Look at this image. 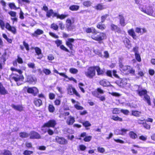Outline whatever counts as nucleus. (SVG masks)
<instances>
[{"instance_id":"f257e3e1","label":"nucleus","mask_w":155,"mask_h":155,"mask_svg":"<svg viewBox=\"0 0 155 155\" xmlns=\"http://www.w3.org/2000/svg\"><path fill=\"white\" fill-rule=\"evenodd\" d=\"M85 32L87 34L92 33L89 37L92 39L98 41L101 44L103 41L106 38V35L105 33L102 32H98L93 27H88L85 29Z\"/></svg>"},{"instance_id":"f03ea898","label":"nucleus","mask_w":155,"mask_h":155,"mask_svg":"<svg viewBox=\"0 0 155 155\" xmlns=\"http://www.w3.org/2000/svg\"><path fill=\"white\" fill-rule=\"evenodd\" d=\"M46 16L48 18H50L52 16L53 18L56 17L57 19H59L60 20H63L68 16V14L61 15L58 12H54L52 9H50L48 10L46 14Z\"/></svg>"},{"instance_id":"7ed1b4c3","label":"nucleus","mask_w":155,"mask_h":155,"mask_svg":"<svg viewBox=\"0 0 155 155\" xmlns=\"http://www.w3.org/2000/svg\"><path fill=\"white\" fill-rule=\"evenodd\" d=\"M0 27L2 30H4L5 27L7 30L11 32L14 34H15L16 33V29L15 27L11 26L8 22H6L5 24L4 21L0 19Z\"/></svg>"},{"instance_id":"20e7f679","label":"nucleus","mask_w":155,"mask_h":155,"mask_svg":"<svg viewBox=\"0 0 155 155\" xmlns=\"http://www.w3.org/2000/svg\"><path fill=\"white\" fill-rule=\"evenodd\" d=\"M10 79L16 82L18 85L22 84V82L24 80V77L21 74H18L16 73H12L10 76Z\"/></svg>"},{"instance_id":"39448f33","label":"nucleus","mask_w":155,"mask_h":155,"mask_svg":"<svg viewBox=\"0 0 155 155\" xmlns=\"http://www.w3.org/2000/svg\"><path fill=\"white\" fill-rule=\"evenodd\" d=\"M84 74L85 76L88 78L93 79L96 75L95 66L88 67L87 71L85 72Z\"/></svg>"},{"instance_id":"423d86ee","label":"nucleus","mask_w":155,"mask_h":155,"mask_svg":"<svg viewBox=\"0 0 155 155\" xmlns=\"http://www.w3.org/2000/svg\"><path fill=\"white\" fill-rule=\"evenodd\" d=\"M141 10L145 13L149 15H152L153 12V8L151 6H146L145 8H142Z\"/></svg>"},{"instance_id":"0eeeda50","label":"nucleus","mask_w":155,"mask_h":155,"mask_svg":"<svg viewBox=\"0 0 155 155\" xmlns=\"http://www.w3.org/2000/svg\"><path fill=\"white\" fill-rule=\"evenodd\" d=\"M110 28L112 31H114L115 33L121 34L122 30L121 28L117 25L112 23L110 25Z\"/></svg>"},{"instance_id":"6e6552de","label":"nucleus","mask_w":155,"mask_h":155,"mask_svg":"<svg viewBox=\"0 0 155 155\" xmlns=\"http://www.w3.org/2000/svg\"><path fill=\"white\" fill-rule=\"evenodd\" d=\"M27 92L35 96L38 94L39 91L38 88L35 87H29L27 88Z\"/></svg>"},{"instance_id":"1a4fd4ad","label":"nucleus","mask_w":155,"mask_h":155,"mask_svg":"<svg viewBox=\"0 0 155 155\" xmlns=\"http://www.w3.org/2000/svg\"><path fill=\"white\" fill-rule=\"evenodd\" d=\"M138 86L139 89L136 90V92L139 96L141 97H149L148 95V92L146 89H140L139 88L140 86L138 85Z\"/></svg>"},{"instance_id":"9d476101","label":"nucleus","mask_w":155,"mask_h":155,"mask_svg":"<svg viewBox=\"0 0 155 155\" xmlns=\"http://www.w3.org/2000/svg\"><path fill=\"white\" fill-rule=\"evenodd\" d=\"M75 40L73 38H68L65 41L66 45L71 50H73L74 45L73 43L74 42Z\"/></svg>"},{"instance_id":"9b49d317","label":"nucleus","mask_w":155,"mask_h":155,"mask_svg":"<svg viewBox=\"0 0 155 155\" xmlns=\"http://www.w3.org/2000/svg\"><path fill=\"white\" fill-rule=\"evenodd\" d=\"M119 67L120 70L123 72H127L129 69L130 67L129 65H124L122 62L119 63Z\"/></svg>"},{"instance_id":"f8f14e48","label":"nucleus","mask_w":155,"mask_h":155,"mask_svg":"<svg viewBox=\"0 0 155 155\" xmlns=\"http://www.w3.org/2000/svg\"><path fill=\"white\" fill-rule=\"evenodd\" d=\"M56 124V122L54 120H51L49 121L48 122L45 123L43 126V127H54Z\"/></svg>"},{"instance_id":"ddd939ff","label":"nucleus","mask_w":155,"mask_h":155,"mask_svg":"<svg viewBox=\"0 0 155 155\" xmlns=\"http://www.w3.org/2000/svg\"><path fill=\"white\" fill-rule=\"evenodd\" d=\"M95 67L97 75H103L105 73V69H101L99 66H95Z\"/></svg>"},{"instance_id":"4468645a","label":"nucleus","mask_w":155,"mask_h":155,"mask_svg":"<svg viewBox=\"0 0 155 155\" xmlns=\"http://www.w3.org/2000/svg\"><path fill=\"white\" fill-rule=\"evenodd\" d=\"M56 141L60 144L64 145L67 143V140L62 137L57 136L55 138Z\"/></svg>"},{"instance_id":"2eb2a0df","label":"nucleus","mask_w":155,"mask_h":155,"mask_svg":"<svg viewBox=\"0 0 155 155\" xmlns=\"http://www.w3.org/2000/svg\"><path fill=\"white\" fill-rule=\"evenodd\" d=\"M118 16L119 17V23L120 25L123 27L124 26L126 25V23L125 22L123 14H119Z\"/></svg>"},{"instance_id":"dca6fc26","label":"nucleus","mask_w":155,"mask_h":155,"mask_svg":"<svg viewBox=\"0 0 155 155\" xmlns=\"http://www.w3.org/2000/svg\"><path fill=\"white\" fill-rule=\"evenodd\" d=\"M34 49L37 55L39 56L37 58L41 59L43 57V55L41 53V50L38 47H35L34 48Z\"/></svg>"},{"instance_id":"f3484780","label":"nucleus","mask_w":155,"mask_h":155,"mask_svg":"<svg viewBox=\"0 0 155 155\" xmlns=\"http://www.w3.org/2000/svg\"><path fill=\"white\" fill-rule=\"evenodd\" d=\"M8 94V91L4 87L3 84L1 82H0V94L5 95Z\"/></svg>"},{"instance_id":"a211bd4d","label":"nucleus","mask_w":155,"mask_h":155,"mask_svg":"<svg viewBox=\"0 0 155 155\" xmlns=\"http://www.w3.org/2000/svg\"><path fill=\"white\" fill-rule=\"evenodd\" d=\"M127 33L128 35L130 36H131L134 39H136L137 36L133 28H131L128 30Z\"/></svg>"},{"instance_id":"6ab92c4d","label":"nucleus","mask_w":155,"mask_h":155,"mask_svg":"<svg viewBox=\"0 0 155 155\" xmlns=\"http://www.w3.org/2000/svg\"><path fill=\"white\" fill-rule=\"evenodd\" d=\"M100 84L103 87H108L110 86V83L109 81L106 79H103L99 82Z\"/></svg>"},{"instance_id":"aec40b11","label":"nucleus","mask_w":155,"mask_h":155,"mask_svg":"<svg viewBox=\"0 0 155 155\" xmlns=\"http://www.w3.org/2000/svg\"><path fill=\"white\" fill-rule=\"evenodd\" d=\"M71 20V19L68 18L66 20V23L67 25L68 28H71L72 27V25L74 23V18H72Z\"/></svg>"},{"instance_id":"412c9836","label":"nucleus","mask_w":155,"mask_h":155,"mask_svg":"<svg viewBox=\"0 0 155 155\" xmlns=\"http://www.w3.org/2000/svg\"><path fill=\"white\" fill-rule=\"evenodd\" d=\"M101 22L98 23L96 25V28L99 30L103 31L106 28V26L104 24H102Z\"/></svg>"},{"instance_id":"4be33fe9","label":"nucleus","mask_w":155,"mask_h":155,"mask_svg":"<svg viewBox=\"0 0 155 155\" xmlns=\"http://www.w3.org/2000/svg\"><path fill=\"white\" fill-rule=\"evenodd\" d=\"M74 118L71 116H69L66 120V123L68 125H72L74 122Z\"/></svg>"},{"instance_id":"5701e85b","label":"nucleus","mask_w":155,"mask_h":155,"mask_svg":"<svg viewBox=\"0 0 155 155\" xmlns=\"http://www.w3.org/2000/svg\"><path fill=\"white\" fill-rule=\"evenodd\" d=\"M104 91L100 87L97 88L95 91L93 93V94L94 96H96L99 94H104Z\"/></svg>"},{"instance_id":"b1692460","label":"nucleus","mask_w":155,"mask_h":155,"mask_svg":"<svg viewBox=\"0 0 155 155\" xmlns=\"http://www.w3.org/2000/svg\"><path fill=\"white\" fill-rule=\"evenodd\" d=\"M40 135L38 133L35 132H32L31 133L30 138L31 139H39L40 138Z\"/></svg>"},{"instance_id":"393cba45","label":"nucleus","mask_w":155,"mask_h":155,"mask_svg":"<svg viewBox=\"0 0 155 155\" xmlns=\"http://www.w3.org/2000/svg\"><path fill=\"white\" fill-rule=\"evenodd\" d=\"M7 54V52H5L0 57V62L2 63L3 65L5 64V62L6 61V56Z\"/></svg>"},{"instance_id":"a878e982","label":"nucleus","mask_w":155,"mask_h":155,"mask_svg":"<svg viewBox=\"0 0 155 155\" xmlns=\"http://www.w3.org/2000/svg\"><path fill=\"white\" fill-rule=\"evenodd\" d=\"M11 107L14 109L19 111H22L23 110V107L21 105H15L14 104H12L11 105Z\"/></svg>"},{"instance_id":"bb28decb","label":"nucleus","mask_w":155,"mask_h":155,"mask_svg":"<svg viewBox=\"0 0 155 155\" xmlns=\"http://www.w3.org/2000/svg\"><path fill=\"white\" fill-rule=\"evenodd\" d=\"M43 33L44 31L43 30L39 29H38L32 34V36L36 37L39 35L43 34Z\"/></svg>"},{"instance_id":"cd10ccee","label":"nucleus","mask_w":155,"mask_h":155,"mask_svg":"<svg viewBox=\"0 0 155 155\" xmlns=\"http://www.w3.org/2000/svg\"><path fill=\"white\" fill-rule=\"evenodd\" d=\"M80 6L77 5H72L69 7V9L73 11H78L79 8Z\"/></svg>"},{"instance_id":"c85d7f7f","label":"nucleus","mask_w":155,"mask_h":155,"mask_svg":"<svg viewBox=\"0 0 155 155\" xmlns=\"http://www.w3.org/2000/svg\"><path fill=\"white\" fill-rule=\"evenodd\" d=\"M8 5L10 8L11 9L17 10L20 8L19 7H17L14 2L9 3Z\"/></svg>"},{"instance_id":"c756f323","label":"nucleus","mask_w":155,"mask_h":155,"mask_svg":"<svg viewBox=\"0 0 155 155\" xmlns=\"http://www.w3.org/2000/svg\"><path fill=\"white\" fill-rule=\"evenodd\" d=\"M92 3L90 1H85L83 2V5L84 7H88L91 6Z\"/></svg>"},{"instance_id":"7c9ffc66","label":"nucleus","mask_w":155,"mask_h":155,"mask_svg":"<svg viewBox=\"0 0 155 155\" xmlns=\"http://www.w3.org/2000/svg\"><path fill=\"white\" fill-rule=\"evenodd\" d=\"M27 81L30 84H32L35 82V80L32 76H28L27 78Z\"/></svg>"},{"instance_id":"2f4dec72","label":"nucleus","mask_w":155,"mask_h":155,"mask_svg":"<svg viewBox=\"0 0 155 155\" xmlns=\"http://www.w3.org/2000/svg\"><path fill=\"white\" fill-rule=\"evenodd\" d=\"M94 8L97 10H101L104 8L103 5L101 4H97L94 6Z\"/></svg>"},{"instance_id":"473e14b6","label":"nucleus","mask_w":155,"mask_h":155,"mask_svg":"<svg viewBox=\"0 0 155 155\" xmlns=\"http://www.w3.org/2000/svg\"><path fill=\"white\" fill-rule=\"evenodd\" d=\"M35 105L38 107H39L42 104V102L41 100L39 99H35L34 101Z\"/></svg>"},{"instance_id":"72a5a7b5","label":"nucleus","mask_w":155,"mask_h":155,"mask_svg":"<svg viewBox=\"0 0 155 155\" xmlns=\"http://www.w3.org/2000/svg\"><path fill=\"white\" fill-rule=\"evenodd\" d=\"M129 134L130 137L133 139H135L137 137V134L132 131L130 132Z\"/></svg>"},{"instance_id":"f704fd0d","label":"nucleus","mask_w":155,"mask_h":155,"mask_svg":"<svg viewBox=\"0 0 155 155\" xmlns=\"http://www.w3.org/2000/svg\"><path fill=\"white\" fill-rule=\"evenodd\" d=\"M109 16L108 14H106L103 15L101 17V21L102 23H104L106 20L107 18Z\"/></svg>"},{"instance_id":"c9c22d12","label":"nucleus","mask_w":155,"mask_h":155,"mask_svg":"<svg viewBox=\"0 0 155 155\" xmlns=\"http://www.w3.org/2000/svg\"><path fill=\"white\" fill-rule=\"evenodd\" d=\"M51 28L54 30L57 31L58 30V26L57 24L53 23L51 25Z\"/></svg>"},{"instance_id":"e433bc0d","label":"nucleus","mask_w":155,"mask_h":155,"mask_svg":"<svg viewBox=\"0 0 155 155\" xmlns=\"http://www.w3.org/2000/svg\"><path fill=\"white\" fill-rule=\"evenodd\" d=\"M135 58L137 61L138 62H140L141 61V59L140 54L138 53L134 54Z\"/></svg>"},{"instance_id":"4c0bfd02","label":"nucleus","mask_w":155,"mask_h":155,"mask_svg":"<svg viewBox=\"0 0 155 155\" xmlns=\"http://www.w3.org/2000/svg\"><path fill=\"white\" fill-rule=\"evenodd\" d=\"M10 70L12 71H15L18 72L19 74H21L22 73V71L20 69H18L12 67L10 68Z\"/></svg>"},{"instance_id":"58836bf2","label":"nucleus","mask_w":155,"mask_h":155,"mask_svg":"<svg viewBox=\"0 0 155 155\" xmlns=\"http://www.w3.org/2000/svg\"><path fill=\"white\" fill-rule=\"evenodd\" d=\"M141 114V113L140 112L137 111H133L132 112V114L136 117L140 116Z\"/></svg>"},{"instance_id":"ea45409f","label":"nucleus","mask_w":155,"mask_h":155,"mask_svg":"<svg viewBox=\"0 0 155 155\" xmlns=\"http://www.w3.org/2000/svg\"><path fill=\"white\" fill-rule=\"evenodd\" d=\"M127 72H129V73L132 74L133 75H135V70L131 67L130 68V69H128V70Z\"/></svg>"},{"instance_id":"a19ab883","label":"nucleus","mask_w":155,"mask_h":155,"mask_svg":"<svg viewBox=\"0 0 155 155\" xmlns=\"http://www.w3.org/2000/svg\"><path fill=\"white\" fill-rule=\"evenodd\" d=\"M78 71V70L75 68H71L69 69V72L72 74H76Z\"/></svg>"},{"instance_id":"79ce46f5","label":"nucleus","mask_w":155,"mask_h":155,"mask_svg":"<svg viewBox=\"0 0 155 155\" xmlns=\"http://www.w3.org/2000/svg\"><path fill=\"white\" fill-rule=\"evenodd\" d=\"M48 109L50 112L53 113L55 110V108L53 105L50 104L49 105Z\"/></svg>"},{"instance_id":"37998d69","label":"nucleus","mask_w":155,"mask_h":155,"mask_svg":"<svg viewBox=\"0 0 155 155\" xmlns=\"http://www.w3.org/2000/svg\"><path fill=\"white\" fill-rule=\"evenodd\" d=\"M111 119L115 121L118 120L120 121H122V118H120L118 116H112L111 118Z\"/></svg>"},{"instance_id":"c03bdc74","label":"nucleus","mask_w":155,"mask_h":155,"mask_svg":"<svg viewBox=\"0 0 155 155\" xmlns=\"http://www.w3.org/2000/svg\"><path fill=\"white\" fill-rule=\"evenodd\" d=\"M20 136L22 138H26L28 137V134L25 132H21L19 134Z\"/></svg>"},{"instance_id":"a18cd8bd","label":"nucleus","mask_w":155,"mask_h":155,"mask_svg":"<svg viewBox=\"0 0 155 155\" xmlns=\"http://www.w3.org/2000/svg\"><path fill=\"white\" fill-rule=\"evenodd\" d=\"M8 14L12 17H15L16 16V12L13 11H10L8 12Z\"/></svg>"},{"instance_id":"49530a36","label":"nucleus","mask_w":155,"mask_h":155,"mask_svg":"<svg viewBox=\"0 0 155 155\" xmlns=\"http://www.w3.org/2000/svg\"><path fill=\"white\" fill-rule=\"evenodd\" d=\"M121 112V110L118 108H114L113 109L112 111V112L113 114H119Z\"/></svg>"},{"instance_id":"de8ad7c7","label":"nucleus","mask_w":155,"mask_h":155,"mask_svg":"<svg viewBox=\"0 0 155 155\" xmlns=\"http://www.w3.org/2000/svg\"><path fill=\"white\" fill-rule=\"evenodd\" d=\"M60 48L61 50L64 51L66 52H69V50L63 45H60Z\"/></svg>"},{"instance_id":"09e8293b","label":"nucleus","mask_w":155,"mask_h":155,"mask_svg":"<svg viewBox=\"0 0 155 155\" xmlns=\"http://www.w3.org/2000/svg\"><path fill=\"white\" fill-rule=\"evenodd\" d=\"M84 86V84L82 83H80L78 84V86L80 89L83 93L85 92V91L82 86Z\"/></svg>"},{"instance_id":"8fccbe9b","label":"nucleus","mask_w":155,"mask_h":155,"mask_svg":"<svg viewBox=\"0 0 155 155\" xmlns=\"http://www.w3.org/2000/svg\"><path fill=\"white\" fill-rule=\"evenodd\" d=\"M55 42L57 47H60V46L62 45V41L61 40L57 39L55 41Z\"/></svg>"},{"instance_id":"3c124183","label":"nucleus","mask_w":155,"mask_h":155,"mask_svg":"<svg viewBox=\"0 0 155 155\" xmlns=\"http://www.w3.org/2000/svg\"><path fill=\"white\" fill-rule=\"evenodd\" d=\"M73 88L74 87H73L72 86L69 87L68 88V91L69 94L70 95H72Z\"/></svg>"},{"instance_id":"603ef678","label":"nucleus","mask_w":155,"mask_h":155,"mask_svg":"<svg viewBox=\"0 0 155 155\" xmlns=\"http://www.w3.org/2000/svg\"><path fill=\"white\" fill-rule=\"evenodd\" d=\"M43 72L46 75H49L51 73L50 70L48 69L44 68L43 70Z\"/></svg>"},{"instance_id":"864d4df0","label":"nucleus","mask_w":155,"mask_h":155,"mask_svg":"<svg viewBox=\"0 0 155 155\" xmlns=\"http://www.w3.org/2000/svg\"><path fill=\"white\" fill-rule=\"evenodd\" d=\"M97 150L98 152L101 153H103L105 151V149L103 147H98L97 148Z\"/></svg>"},{"instance_id":"5fc2aeb1","label":"nucleus","mask_w":155,"mask_h":155,"mask_svg":"<svg viewBox=\"0 0 155 155\" xmlns=\"http://www.w3.org/2000/svg\"><path fill=\"white\" fill-rule=\"evenodd\" d=\"M19 15V18L23 20L24 18V13L21 10L20 11Z\"/></svg>"},{"instance_id":"6e6d98bb","label":"nucleus","mask_w":155,"mask_h":155,"mask_svg":"<svg viewBox=\"0 0 155 155\" xmlns=\"http://www.w3.org/2000/svg\"><path fill=\"white\" fill-rule=\"evenodd\" d=\"M23 45L26 49L28 51L29 50V46L28 44L26 43L25 41H23Z\"/></svg>"},{"instance_id":"4d7b16f0","label":"nucleus","mask_w":155,"mask_h":155,"mask_svg":"<svg viewBox=\"0 0 155 155\" xmlns=\"http://www.w3.org/2000/svg\"><path fill=\"white\" fill-rule=\"evenodd\" d=\"M16 60L19 64H21L23 63V60L19 55L17 56V58Z\"/></svg>"},{"instance_id":"13d9d810","label":"nucleus","mask_w":155,"mask_h":155,"mask_svg":"<svg viewBox=\"0 0 155 155\" xmlns=\"http://www.w3.org/2000/svg\"><path fill=\"white\" fill-rule=\"evenodd\" d=\"M33 153V152L30 150H25L23 154L25 155H30Z\"/></svg>"},{"instance_id":"bf43d9fd","label":"nucleus","mask_w":155,"mask_h":155,"mask_svg":"<svg viewBox=\"0 0 155 155\" xmlns=\"http://www.w3.org/2000/svg\"><path fill=\"white\" fill-rule=\"evenodd\" d=\"M83 125L85 127H88L91 125V124L88 121H86L83 123Z\"/></svg>"},{"instance_id":"052dcab7","label":"nucleus","mask_w":155,"mask_h":155,"mask_svg":"<svg viewBox=\"0 0 155 155\" xmlns=\"http://www.w3.org/2000/svg\"><path fill=\"white\" fill-rule=\"evenodd\" d=\"M128 131V130L127 129H122L121 130L120 134L122 135H124Z\"/></svg>"},{"instance_id":"680f3d73","label":"nucleus","mask_w":155,"mask_h":155,"mask_svg":"<svg viewBox=\"0 0 155 155\" xmlns=\"http://www.w3.org/2000/svg\"><path fill=\"white\" fill-rule=\"evenodd\" d=\"M124 42L125 45H129L130 41L128 38H126L124 39Z\"/></svg>"},{"instance_id":"e2e57ef3","label":"nucleus","mask_w":155,"mask_h":155,"mask_svg":"<svg viewBox=\"0 0 155 155\" xmlns=\"http://www.w3.org/2000/svg\"><path fill=\"white\" fill-rule=\"evenodd\" d=\"M75 107L78 110H82L83 109V107L80 106L78 104H76L74 105Z\"/></svg>"},{"instance_id":"0e129e2a","label":"nucleus","mask_w":155,"mask_h":155,"mask_svg":"<svg viewBox=\"0 0 155 155\" xmlns=\"http://www.w3.org/2000/svg\"><path fill=\"white\" fill-rule=\"evenodd\" d=\"M73 92H72V95L75 94L76 96L80 97V96L78 93L77 92V91L74 88V87L73 89Z\"/></svg>"},{"instance_id":"69168bd1","label":"nucleus","mask_w":155,"mask_h":155,"mask_svg":"<svg viewBox=\"0 0 155 155\" xmlns=\"http://www.w3.org/2000/svg\"><path fill=\"white\" fill-rule=\"evenodd\" d=\"M28 67L30 68L34 69L35 68V64L33 63H30L28 64Z\"/></svg>"},{"instance_id":"338daca9","label":"nucleus","mask_w":155,"mask_h":155,"mask_svg":"<svg viewBox=\"0 0 155 155\" xmlns=\"http://www.w3.org/2000/svg\"><path fill=\"white\" fill-rule=\"evenodd\" d=\"M143 126L145 128L149 130L150 129V125L147 124L146 123H143Z\"/></svg>"},{"instance_id":"774afa93","label":"nucleus","mask_w":155,"mask_h":155,"mask_svg":"<svg viewBox=\"0 0 155 155\" xmlns=\"http://www.w3.org/2000/svg\"><path fill=\"white\" fill-rule=\"evenodd\" d=\"M3 154L4 155H12L10 151L6 150H5Z\"/></svg>"}]
</instances>
